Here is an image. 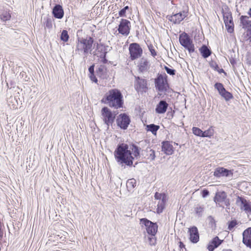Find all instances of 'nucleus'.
<instances>
[{
	"mask_svg": "<svg viewBox=\"0 0 251 251\" xmlns=\"http://www.w3.org/2000/svg\"><path fill=\"white\" fill-rule=\"evenodd\" d=\"M139 154L138 147L135 146L129 147L125 144L119 145L114 152L115 157L119 164L130 166L133 164V160L137 158Z\"/></svg>",
	"mask_w": 251,
	"mask_h": 251,
	"instance_id": "obj_1",
	"label": "nucleus"
},
{
	"mask_svg": "<svg viewBox=\"0 0 251 251\" xmlns=\"http://www.w3.org/2000/svg\"><path fill=\"white\" fill-rule=\"evenodd\" d=\"M102 101L108 104L109 106L116 109L122 107L123 104V96L119 90L114 89L109 90L105 95Z\"/></svg>",
	"mask_w": 251,
	"mask_h": 251,
	"instance_id": "obj_2",
	"label": "nucleus"
},
{
	"mask_svg": "<svg viewBox=\"0 0 251 251\" xmlns=\"http://www.w3.org/2000/svg\"><path fill=\"white\" fill-rule=\"evenodd\" d=\"M94 40L91 37L85 39H78L75 51L79 55L86 56L89 53H91L92 50Z\"/></svg>",
	"mask_w": 251,
	"mask_h": 251,
	"instance_id": "obj_3",
	"label": "nucleus"
},
{
	"mask_svg": "<svg viewBox=\"0 0 251 251\" xmlns=\"http://www.w3.org/2000/svg\"><path fill=\"white\" fill-rule=\"evenodd\" d=\"M101 115L103 121L108 128L113 124L116 114L115 112H112L108 107H104L101 110Z\"/></svg>",
	"mask_w": 251,
	"mask_h": 251,
	"instance_id": "obj_4",
	"label": "nucleus"
},
{
	"mask_svg": "<svg viewBox=\"0 0 251 251\" xmlns=\"http://www.w3.org/2000/svg\"><path fill=\"white\" fill-rule=\"evenodd\" d=\"M140 224L142 227L145 226L147 232L151 236H154L157 231V225L146 218L141 219Z\"/></svg>",
	"mask_w": 251,
	"mask_h": 251,
	"instance_id": "obj_5",
	"label": "nucleus"
},
{
	"mask_svg": "<svg viewBox=\"0 0 251 251\" xmlns=\"http://www.w3.org/2000/svg\"><path fill=\"white\" fill-rule=\"evenodd\" d=\"M155 203L157 204V213L162 212L165 208L167 197L165 194L156 192L154 195Z\"/></svg>",
	"mask_w": 251,
	"mask_h": 251,
	"instance_id": "obj_6",
	"label": "nucleus"
},
{
	"mask_svg": "<svg viewBox=\"0 0 251 251\" xmlns=\"http://www.w3.org/2000/svg\"><path fill=\"white\" fill-rule=\"evenodd\" d=\"M129 51L130 58L131 60H135L140 57L143 53V50L137 43H132L129 45Z\"/></svg>",
	"mask_w": 251,
	"mask_h": 251,
	"instance_id": "obj_7",
	"label": "nucleus"
},
{
	"mask_svg": "<svg viewBox=\"0 0 251 251\" xmlns=\"http://www.w3.org/2000/svg\"><path fill=\"white\" fill-rule=\"evenodd\" d=\"M179 42L182 46L187 49L190 52L194 51V46L188 35L183 33L179 36Z\"/></svg>",
	"mask_w": 251,
	"mask_h": 251,
	"instance_id": "obj_8",
	"label": "nucleus"
},
{
	"mask_svg": "<svg viewBox=\"0 0 251 251\" xmlns=\"http://www.w3.org/2000/svg\"><path fill=\"white\" fill-rule=\"evenodd\" d=\"M116 122L117 126L121 128L126 129L127 128L130 120L126 114H121L117 117Z\"/></svg>",
	"mask_w": 251,
	"mask_h": 251,
	"instance_id": "obj_9",
	"label": "nucleus"
},
{
	"mask_svg": "<svg viewBox=\"0 0 251 251\" xmlns=\"http://www.w3.org/2000/svg\"><path fill=\"white\" fill-rule=\"evenodd\" d=\"M130 29V22L127 20L122 19L120 23L118 31L123 35L129 34Z\"/></svg>",
	"mask_w": 251,
	"mask_h": 251,
	"instance_id": "obj_10",
	"label": "nucleus"
},
{
	"mask_svg": "<svg viewBox=\"0 0 251 251\" xmlns=\"http://www.w3.org/2000/svg\"><path fill=\"white\" fill-rule=\"evenodd\" d=\"M226 197V194L225 192H218L216 193L214 198V201L218 204L219 206L223 207V204L228 205L229 204V201L227 200Z\"/></svg>",
	"mask_w": 251,
	"mask_h": 251,
	"instance_id": "obj_11",
	"label": "nucleus"
},
{
	"mask_svg": "<svg viewBox=\"0 0 251 251\" xmlns=\"http://www.w3.org/2000/svg\"><path fill=\"white\" fill-rule=\"evenodd\" d=\"M156 89L159 92H164L167 90L168 84L167 80L162 75H159L155 80Z\"/></svg>",
	"mask_w": 251,
	"mask_h": 251,
	"instance_id": "obj_12",
	"label": "nucleus"
},
{
	"mask_svg": "<svg viewBox=\"0 0 251 251\" xmlns=\"http://www.w3.org/2000/svg\"><path fill=\"white\" fill-rule=\"evenodd\" d=\"M237 202L240 203L241 209L247 214L248 217L251 220V203L248 202L245 199L238 197Z\"/></svg>",
	"mask_w": 251,
	"mask_h": 251,
	"instance_id": "obj_13",
	"label": "nucleus"
},
{
	"mask_svg": "<svg viewBox=\"0 0 251 251\" xmlns=\"http://www.w3.org/2000/svg\"><path fill=\"white\" fill-rule=\"evenodd\" d=\"M214 86L218 90L219 94L224 98L226 101H228L233 98L232 95L225 89L222 83H216Z\"/></svg>",
	"mask_w": 251,
	"mask_h": 251,
	"instance_id": "obj_14",
	"label": "nucleus"
},
{
	"mask_svg": "<svg viewBox=\"0 0 251 251\" xmlns=\"http://www.w3.org/2000/svg\"><path fill=\"white\" fill-rule=\"evenodd\" d=\"M213 175L217 177L232 176L233 172L232 170L219 167L215 169Z\"/></svg>",
	"mask_w": 251,
	"mask_h": 251,
	"instance_id": "obj_15",
	"label": "nucleus"
},
{
	"mask_svg": "<svg viewBox=\"0 0 251 251\" xmlns=\"http://www.w3.org/2000/svg\"><path fill=\"white\" fill-rule=\"evenodd\" d=\"M135 88L138 92H146L148 89L147 81L139 77L136 78Z\"/></svg>",
	"mask_w": 251,
	"mask_h": 251,
	"instance_id": "obj_16",
	"label": "nucleus"
},
{
	"mask_svg": "<svg viewBox=\"0 0 251 251\" xmlns=\"http://www.w3.org/2000/svg\"><path fill=\"white\" fill-rule=\"evenodd\" d=\"M189 239L191 242L197 243L199 241L200 236L198 228L194 226L189 228L188 231Z\"/></svg>",
	"mask_w": 251,
	"mask_h": 251,
	"instance_id": "obj_17",
	"label": "nucleus"
},
{
	"mask_svg": "<svg viewBox=\"0 0 251 251\" xmlns=\"http://www.w3.org/2000/svg\"><path fill=\"white\" fill-rule=\"evenodd\" d=\"M187 16V13L182 11L169 16L168 19L174 24H178Z\"/></svg>",
	"mask_w": 251,
	"mask_h": 251,
	"instance_id": "obj_18",
	"label": "nucleus"
},
{
	"mask_svg": "<svg viewBox=\"0 0 251 251\" xmlns=\"http://www.w3.org/2000/svg\"><path fill=\"white\" fill-rule=\"evenodd\" d=\"M243 243L247 247L251 248V227H249L243 232Z\"/></svg>",
	"mask_w": 251,
	"mask_h": 251,
	"instance_id": "obj_19",
	"label": "nucleus"
},
{
	"mask_svg": "<svg viewBox=\"0 0 251 251\" xmlns=\"http://www.w3.org/2000/svg\"><path fill=\"white\" fill-rule=\"evenodd\" d=\"M162 150L166 155H171L174 152V147L169 141L162 142Z\"/></svg>",
	"mask_w": 251,
	"mask_h": 251,
	"instance_id": "obj_20",
	"label": "nucleus"
},
{
	"mask_svg": "<svg viewBox=\"0 0 251 251\" xmlns=\"http://www.w3.org/2000/svg\"><path fill=\"white\" fill-rule=\"evenodd\" d=\"M168 104L164 100H161L156 105L155 111L159 114H163L166 112Z\"/></svg>",
	"mask_w": 251,
	"mask_h": 251,
	"instance_id": "obj_21",
	"label": "nucleus"
},
{
	"mask_svg": "<svg viewBox=\"0 0 251 251\" xmlns=\"http://www.w3.org/2000/svg\"><path fill=\"white\" fill-rule=\"evenodd\" d=\"M53 14L56 18L61 19L64 15L62 7L60 5H56L53 9Z\"/></svg>",
	"mask_w": 251,
	"mask_h": 251,
	"instance_id": "obj_22",
	"label": "nucleus"
},
{
	"mask_svg": "<svg viewBox=\"0 0 251 251\" xmlns=\"http://www.w3.org/2000/svg\"><path fill=\"white\" fill-rule=\"evenodd\" d=\"M138 67L141 72L147 70L149 68V62L147 59L144 58H141L139 61Z\"/></svg>",
	"mask_w": 251,
	"mask_h": 251,
	"instance_id": "obj_23",
	"label": "nucleus"
},
{
	"mask_svg": "<svg viewBox=\"0 0 251 251\" xmlns=\"http://www.w3.org/2000/svg\"><path fill=\"white\" fill-rule=\"evenodd\" d=\"M247 16H242L240 18L241 23L244 28H251V20Z\"/></svg>",
	"mask_w": 251,
	"mask_h": 251,
	"instance_id": "obj_24",
	"label": "nucleus"
},
{
	"mask_svg": "<svg viewBox=\"0 0 251 251\" xmlns=\"http://www.w3.org/2000/svg\"><path fill=\"white\" fill-rule=\"evenodd\" d=\"M223 18L225 24L233 22L231 14L227 8L226 9V11L223 12Z\"/></svg>",
	"mask_w": 251,
	"mask_h": 251,
	"instance_id": "obj_25",
	"label": "nucleus"
},
{
	"mask_svg": "<svg viewBox=\"0 0 251 251\" xmlns=\"http://www.w3.org/2000/svg\"><path fill=\"white\" fill-rule=\"evenodd\" d=\"M159 129V126L154 124L146 126V129L151 131L153 135H156L157 131Z\"/></svg>",
	"mask_w": 251,
	"mask_h": 251,
	"instance_id": "obj_26",
	"label": "nucleus"
},
{
	"mask_svg": "<svg viewBox=\"0 0 251 251\" xmlns=\"http://www.w3.org/2000/svg\"><path fill=\"white\" fill-rule=\"evenodd\" d=\"M8 103L11 109H15L18 108V103L15 97H10L8 100Z\"/></svg>",
	"mask_w": 251,
	"mask_h": 251,
	"instance_id": "obj_27",
	"label": "nucleus"
},
{
	"mask_svg": "<svg viewBox=\"0 0 251 251\" xmlns=\"http://www.w3.org/2000/svg\"><path fill=\"white\" fill-rule=\"evenodd\" d=\"M215 130L213 126H210L208 129L203 131V137L211 138L213 136Z\"/></svg>",
	"mask_w": 251,
	"mask_h": 251,
	"instance_id": "obj_28",
	"label": "nucleus"
},
{
	"mask_svg": "<svg viewBox=\"0 0 251 251\" xmlns=\"http://www.w3.org/2000/svg\"><path fill=\"white\" fill-rule=\"evenodd\" d=\"M202 55L204 57L206 58L210 55V51L205 46H202L200 49Z\"/></svg>",
	"mask_w": 251,
	"mask_h": 251,
	"instance_id": "obj_29",
	"label": "nucleus"
},
{
	"mask_svg": "<svg viewBox=\"0 0 251 251\" xmlns=\"http://www.w3.org/2000/svg\"><path fill=\"white\" fill-rule=\"evenodd\" d=\"M11 18V15L10 13L7 11L3 12L0 15V19L3 21L5 22L6 21L9 20Z\"/></svg>",
	"mask_w": 251,
	"mask_h": 251,
	"instance_id": "obj_30",
	"label": "nucleus"
},
{
	"mask_svg": "<svg viewBox=\"0 0 251 251\" xmlns=\"http://www.w3.org/2000/svg\"><path fill=\"white\" fill-rule=\"evenodd\" d=\"M192 132L196 136L203 137V131L197 127H193Z\"/></svg>",
	"mask_w": 251,
	"mask_h": 251,
	"instance_id": "obj_31",
	"label": "nucleus"
},
{
	"mask_svg": "<svg viewBox=\"0 0 251 251\" xmlns=\"http://www.w3.org/2000/svg\"><path fill=\"white\" fill-rule=\"evenodd\" d=\"M204 210V206L202 205H197L195 207V211L196 213L199 216L201 215Z\"/></svg>",
	"mask_w": 251,
	"mask_h": 251,
	"instance_id": "obj_32",
	"label": "nucleus"
},
{
	"mask_svg": "<svg viewBox=\"0 0 251 251\" xmlns=\"http://www.w3.org/2000/svg\"><path fill=\"white\" fill-rule=\"evenodd\" d=\"M106 72V68L104 65H100L97 70L98 75L100 76L104 75Z\"/></svg>",
	"mask_w": 251,
	"mask_h": 251,
	"instance_id": "obj_33",
	"label": "nucleus"
},
{
	"mask_svg": "<svg viewBox=\"0 0 251 251\" xmlns=\"http://www.w3.org/2000/svg\"><path fill=\"white\" fill-rule=\"evenodd\" d=\"M68 38L69 35L68 34V32L65 30H63L61 35V40L66 42L68 41Z\"/></svg>",
	"mask_w": 251,
	"mask_h": 251,
	"instance_id": "obj_34",
	"label": "nucleus"
},
{
	"mask_svg": "<svg viewBox=\"0 0 251 251\" xmlns=\"http://www.w3.org/2000/svg\"><path fill=\"white\" fill-rule=\"evenodd\" d=\"M226 26L228 32L232 33L233 31V23L229 22L227 24H225Z\"/></svg>",
	"mask_w": 251,
	"mask_h": 251,
	"instance_id": "obj_35",
	"label": "nucleus"
},
{
	"mask_svg": "<svg viewBox=\"0 0 251 251\" xmlns=\"http://www.w3.org/2000/svg\"><path fill=\"white\" fill-rule=\"evenodd\" d=\"M211 243L217 248L221 244V241L218 237H216L212 240Z\"/></svg>",
	"mask_w": 251,
	"mask_h": 251,
	"instance_id": "obj_36",
	"label": "nucleus"
},
{
	"mask_svg": "<svg viewBox=\"0 0 251 251\" xmlns=\"http://www.w3.org/2000/svg\"><path fill=\"white\" fill-rule=\"evenodd\" d=\"M149 242L150 245H154L156 243V239L154 236H152L151 237L148 238Z\"/></svg>",
	"mask_w": 251,
	"mask_h": 251,
	"instance_id": "obj_37",
	"label": "nucleus"
},
{
	"mask_svg": "<svg viewBox=\"0 0 251 251\" xmlns=\"http://www.w3.org/2000/svg\"><path fill=\"white\" fill-rule=\"evenodd\" d=\"M46 27L51 28L52 27V22L50 19H47L46 23H45Z\"/></svg>",
	"mask_w": 251,
	"mask_h": 251,
	"instance_id": "obj_38",
	"label": "nucleus"
},
{
	"mask_svg": "<svg viewBox=\"0 0 251 251\" xmlns=\"http://www.w3.org/2000/svg\"><path fill=\"white\" fill-rule=\"evenodd\" d=\"M135 180L134 179H129L127 182V185L128 186H131L133 188L135 186Z\"/></svg>",
	"mask_w": 251,
	"mask_h": 251,
	"instance_id": "obj_39",
	"label": "nucleus"
},
{
	"mask_svg": "<svg viewBox=\"0 0 251 251\" xmlns=\"http://www.w3.org/2000/svg\"><path fill=\"white\" fill-rule=\"evenodd\" d=\"M155 155L154 151L152 150H151L150 151L149 158L151 160H153L155 159Z\"/></svg>",
	"mask_w": 251,
	"mask_h": 251,
	"instance_id": "obj_40",
	"label": "nucleus"
},
{
	"mask_svg": "<svg viewBox=\"0 0 251 251\" xmlns=\"http://www.w3.org/2000/svg\"><path fill=\"white\" fill-rule=\"evenodd\" d=\"M149 49L151 53V54L153 56H155L156 55V52L155 50L153 49V47L152 46H149Z\"/></svg>",
	"mask_w": 251,
	"mask_h": 251,
	"instance_id": "obj_41",
	"label": "nucleus"
},
{
	"mask_svg": "<svg viewBox=\"0 0 251 251\" xmlns=\"http://www.w3.org/2000/svg\"><path fill=\"white\" fill-rule=\"evenodd\" d=\"M165 70L168 74L171 75H175V71L174 70L170 69L167 67H165Z\"/></svg>",
	"mask_w": 251,
	"mask_h": 251,
	"instance_id": "obj_42",
	"label": "nucleus"
},
{
	"mask_svg": "<svg viewBox=\"0 0 251 251\" xmlns=\"http://www.w3.org/2000/svg\"><path fill=\"white\" fill-rule=\"evenodd\" d=\"M209 191L206 189H204L202 192V196L203 198H205L209 195Z\"/></svg>",
	"mask_w": 251,
	"mask_h": 251,
	"instance_id": "obj_43",
	"label": "nucleus"
},
{
	"mask_svg": "<svg viewBox=\"0 0 251 251\" xmlns=\"http://www.w3.org/2000/svg\"><path fill=\"white\" fill-rule=\"evenodd\" d=\"M126 11L125 9H122L119 12V15L120 17H126Z\"/></svg>",
	"mask_w": 251,
	"mask_h": 251,
	"instance_id": "obj_44",
	"label": "nucleus"
},
{
	"mask_svg": "<svg viewBox=\"0 0 251 251\" xmlns=\"http://www.w3.org/2000/svg\"><path fill=\"white\" fill-rule=\"evenodd\" d=\"M236 225V222L231 221L228 225V229L231 230Z\"/></svg>",
	"mask_w": 251,
	"mask_h": 251,
	"instance_id": "obj_45",
	"label": "nucleus"
},
{
	"mask_svg": "<svg viewBox=\"0 0 251 251\" xmlns=\"http://www.w3.org/2000/svg\"><path fill=\"white\" fill-rule=\"evenodd\" d=\"M215 248L216 247L213 244H212L211 243L207 247V249L209 251H213Z\"/></svg>",
	"mask_w": 251,
	"mask_h": 251,
	"instance_id": "obj_46",
	"label": "nucleus"
},
{
	"mask_svg": "<svg viewBox=\"0 0 251 251\" xmlns=\"http://www.w3.org/2000/svg\"><path fill=\"white\" fill-rule=\"evenodd\" d=\"M90 78L91 79V80L93 81H94L95 82H97V79L96 78V77L94 76V74H91L90 75Z\"/></svg>",
	"mask_w": 251,
	"mask_h": 251,
	"instance_id": "obj_47",
	"label": "nucleus"
},
{
	"mask_svg": "<svg viewBox=\"0 0 251 251\" xmlns=\"http://www.w3.org/2000/svg\"><path fill=\"white\" fill-rule=\"evenodd\" d=\"M89 72L90 73V75L94 74V66H91L89 68Z\"/></svg>",
	"mask_w": 251,
	"mask_h": 251,
	"instance_id": "obj_48",
	"label": "nucleus"
},
{
	"mask_svg": "<svg viewBox=\"0 0 251 251\" xmlns=\"http://www.w3.org/2000/svg\"><path fill=\"white\" fill-rule=\"evenodd\" d=\"M179 247H180V248H181V249H182V248H184L185 245L183 244V243H182V242H179Z\"/></svg>",
	"mask_w": 251,
	"mask_h": 251,
	"instance_id": "obj_49",
	"label": "nucleus"
},
{
	"mask_svg": "<svg viewBox=\"0 0 251 251\" xmlns=\"http://www.w3.org/2000/svg\"><path fill=\"white\" fill-rule=\"evenodd\" d=\"M248 14L249 15H250V18H251V8L249 9V10L248 12Z\"/></svg>",
	"mask_w": 251,
	"mask_h": 251,
	"instance_id": "obj_50",
	"label": "nucleus"
},
{
	"mask_svg": "<svg viewBox=\"0 0 251 251\" xmlns=\"http://www.w3.org/2000/svg\"><path fill=\"white\" fill-rule=\"evenodd\" d=\"M129 7L128 6H126V7H125L123 9H125L126 10H126L128 9Z\"/></svg>",
	"mask_w": 251,
	"mask_h": 251,
	"instance_id": "obj_51",
	"label": "nucleus"
},
{
	"mask_svg": "<svg viewBox=\"0 0 251 251\" xmlns=\"http://www.w3.org/2000/svg\"><path fill=\"white\" fill-rule=\"evenodd\" d=\"M223 251H231L230 250H224Z\"/></svg>",
	"mask_w": 251,
	"mask_h": 251,
	"instance_id": "obj_52",
	"label": "nucleus"
}]
</instances>
